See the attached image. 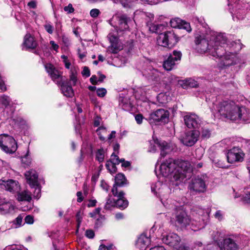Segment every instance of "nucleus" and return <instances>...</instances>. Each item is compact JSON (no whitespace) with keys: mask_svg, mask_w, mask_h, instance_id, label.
I'll return each mask as SVG.
<instances>
[{"mask_svg":"<svg viewBox=\"0 0 250 250\" xmlns=\"http://www.w3.org/2000/svg\"><path fill=\"white\" fill-rule=\"evenodd\" d=\"M210 208H203L200 207H194L192 209L193 217L190 219L187 213L182 209L176 210L173 219L175 225L181 229L191 225L192 229L195 231L205 227L209 220Z\"/></svg>","mask_w":250,"mask_h":250,"instance_id":"obj_1","label":"nucleus"},{"mask_svg":"<svg viewBox=\"0 0 250 250\" xmlns=\"http://www.w3.org/2000/svg\"><path fill=\"white\" fill-rule=\"evenodd\" d=\"M163 176L168 177L172 185L178 186L191 176L190 164L188 161L169 159L160 167Z\"/></svg>","mask_w":250,"mask_h":250,"instance_id":"obj_2","label":"nucleus"},{"mask_svg":"<svg viewBox=\"0 0 250 250\" xmlns=\"http://www.w3.org/2000/svg\"><path fill=\"white\" fill-rule=\"evenodd\" d=\"M226 38L222 33H211L205 37L200 36L196 38V49L200 53L208 52L216 58H221L225 50L219 43L224 44Z\"/></svg>","mask_w":250,"mask_h":250,"instance_id":"obj_3","label":"nucleus"},{"mask_svg":"<svg viewBox=\"0 0 250 250\" xmlns=\"http://www.w3.org/2000/svg\"><path fill=\"white\" fill-rule=\"evenodd\" d=\"M216 113H218L222 118L232 121H242L250 123V111L245 106H239L233 102L223 101L214 106Z\"/></svg>","mask_w":250,"mask_h":250,"instance_id":"obj_4","label":"nucleus"},{"mask_svg":"<svg viewBox=\"0 0 250 250\" xmlns=\"http://www.w3.org/2000/svg\"><path fill=\"white\" fill-rule=\"evenodd\" d=\"M224 44L219 43V45H222L225 50L223 57L219 58L221 60V63L225 66L236 64L239 62V59L237 57L236 54L242 48V44L239 40L235 42H227V38Z\"/></svg>","mask_w":250,"mask_h":250,"instance_id":"obj_5","label":"nucleus"},{"mask_svg":"<svg viewBox=\"0 0 250 250\" xmlns=\"http://www.w3.org/2000/svg\"><path fill=\"white\" fill-rule=\"evenodd\" d=\"M208 181L207 174L198 175L192 178L189 182L188 188L192 194L204 192L206 190Z\"/></svg>","mask_w":250,"mask_h":250,"instance_id":"obj_6","label":"nucleus"},{"mask_svg":"<svg viewBox=\"0 0 250 250\" xmlns=\"http://www.w3.org/2000/svg\"><path fill=\"white\" fill-rule=\"evenodd\" d=\"M0 147L7 153H13L17 149V145L13 137L3 134L0 135Z\"/></svg>","mask_w":250,"mask_h":250,"instance_id":"obj_7","label":"nucleus"},{"mask_svg":"<svg viewBox=\"0 0 250 250\" xmlns=\"http://www.w3.org/2000/svg\"><path fill=\"white\" fill-rule=\"evenodd\" d=\"M157 42L160 46L171 48L177 43L178 39L174 32L168 31L163 34H160Z\"/></svg>","mask_w":250,"mask_h":250,"instance_id":"obj_8","label":"nucleus"},{"mask_svg":"<svg viewBox=\"0 0 250 250\" xmlns=\"http://www.w3.org/2000/svg\"><path fill=\"white\" fill-rule=\"evenodd\" d=\"M244 154L242 150L237 147H234L229 150L227 153L228 162L229 163L242 162Z\"/></svg>","mask_w":250,"mask_h":250,"instance_id":"obj_9","label":"nucleus"},{"mask_svg":"<svg viewBox=\"0 0 250 250\" xmlns=\"http://www.w3.org/2000/svg\"><path fill=\"white\" fill-rule=\"evenodd\" d=\"M182 53L179 51L174 50L173 51L172 55L170 54L167 60L164 61L163 67L167 71L172 70L175 65V62L180 61L181 59Z\"/></svg>","mask_w":250,"mask_h":250,"instance_id":"obj_10","label":"nucleus"},{"mask_svg":"<svg viewBox=\"0 0 250 250\" xmlns=\"http://www.w3.org/2000/svg\"><path fill=\"white\" fill-rule=\"evenodd\" d=\"M169 112L164 109H159L150 114V119L163 123H167L169 120Z\"/></svg>","mask_w":250,"mask_h":250,"instance_id":"obj_11","label":"nucleus"},{"mask_svg":"<svg viewBox=\"0 0 250 250\" xmlns=\"http://www.w3.org/2000/svg\"><path fill=\"white\" fill-rule=\"evenodd\" d=\"M185 125L189 128H198L201 125V119L195 114L187 115L184 117Z\"/></svg>","mask_w":250,"mask_h":250,"instance_id":"obj_12","label":"nucleus"},{"mask_svg":"<svg viewBox=\"0 0 250 250\" xmlns=\"http://www.w3.org/2000/svg\"><path fill=\"white\" fill-rule=\"evenodd\" d=\"M199 132L197 130H192L186 132L181 141L183 144L187 146H193L198 140Z\"/></svg>","mask_w":250,"mask_h":250,"instance_id":"obj_13","label":"nucleus"},{"mask_svg":"<svg viewBox=\"0 0 250 250\" xmlns=\"http://www.w3.org/2000/svg\"><path fill=\"white\" fill-rule=\"evenodd\" d=\"M112 194L114 196L118 198L116 201V206L122 208H126L128 205V202L125 197V193L123 191H119L118 188L115 187H113L112 189Z\"/></svg>","mask_w":250,"mask_h":250,"instance_id":"obj_14","label":"nucleus"},{"mask_svg":"<svg viewBox=\"0 0 250 250\" xmlns=\"http://www.w3.org/2000/svg\"><path fill=\"white\" fill-rule=\"evenodd\" d=\"M0 188L10 192H18L20 189L19 182L13 180L4 181L0 180Z\"/></svg>","mask_w":250,"mask_h":250,"instance_id":"obj_15","label":"nucleus"},{"mask_svg":"<svg viewBox=\"0 0 250 250\" xmlns=\"http://www.w3.org/2000/svg\"><path fill=\"white\" fill-rule=\"evenodd\" d=\"M152 192L156 195L161 198L162 197H167V195L170 192V189L165 184H163L161 182H157L155 185H152L151 187Z\"/></svg>","mask_w":250,"mask_h":250,"instance_id":"obj_16","label":"nucleus"},{"mask_svg":"<svg viewBox=\"0 0 250 250\" xmlns=\"http://www.w3.org/2000/svg\"><path fill=\"white\" fill-rule=\"evenodd\" d=\"M45 67L52 80L56 82L57 84H60L61 81L62 80V73L56 69L51 64H47L45 65Z\"/></svg>","mask_w":250,"mask_h":250,"instance_id":"obj_17","label":"nucleus"},{"mask_svg":"<svg viewBox=\"0 0 250 250\" xmlns=\"http://www.w3.org/2000/svg\"><path fill=\"white\" fill-rule=\"evenodd\" d=\"M162 241L165 244L175 248L179 244L180 238L176 233H169L163 236Z\"/></svg>","mask_w":250,"mask_h":250,"instance_id":"obj_18","label":"nucleus"},{"mask_svg":"<svg viewBox=\"0 0 250 250\" xmlns=\"http://www.w3.org/2000/svg\"><path fill=\"white\" fill-rule=\"evenodd\" d=\"M218 245L221 250H237L238 245L235 241L230 238H225L223 242H218Z\"/></svg>","mask_w":250,"mask_h":250,"instance_id":"obj_19","label":"nucleus"},{"mask_svg":"<svg viewBox=\"0 0 250 250\" xmlns=\"http://www.w3.org/2000/svg\"><path fill=\"white\" fill-rule=\"evenodd\" d=\"M170 25L172 28H178L185 29L187 32H190L191 28L190 24L180 18H174L170 20Z\"/></svg>","mask_w":250,"mask_h":250,"instance_id":"obj_20","label":"nucleus"},{"mask_svg":"<svg viewBox=\"0 0 250 250\" xmlns=\"http://www.w3.org/2000/svg\"><path fill=\"white\" fill-rule=\"evenodd\" d=\"M24 175L27 182L30 187H34L35 186L38 185L39 183L38 175L35 170L31 169L27 171L25 173Z\"/></svg>","mask_w":250,"mask_h":250,"instance_id":"obj_21","label":"nucleus"},{"mask_svg":"<svg viewBox=\"0 0 250 250\" xmlns=\"http://www.w3.org/2000/svg\"><path fill=\"white\" fill-rule=\"evenodd\" d=\"M150 243V238L146 234H141L138 238L136 247L139 250H146Z\"/></svg>","mask_w":250,"mask_h":250,"instance_id":"obj_22","label":"nucleus"},{"mask_svg":"<svg viewBox=\"0 0 250 250\" xmlns=\"http://www.w3.org/2000/svg\"><path fill=\"white\" fill-rule=\"evenodd\" d=\"M118 18L120 30L123 31L128 29L129 24L132 22V20L126 15H120Z\"/></svg>","mask_w":250,"mask_h":250,"instance_id":"obj_23","label":"nucleus"},{"mask_svg":"<svg viewBox=\"0 0 250 250\" xmlns=\"http://www.w3.org/2000/svg\"><path fill=\"white\" fill-rule=\"evenodd\" d=\"M69 83V82L64 81L60 84L62 93L67 97H72L74 96V91Z\"/></svg>","mask_w":250,"mask_h":250,"instance_id":"obj_24","label":"nucleus"},{"mask_svg":"<svg viewBox=\"0 0 250 250\" xmlns=\"http://www.w3.org/2000/svg\"><path fill=\"white\" fill-rule=\"evenodd\" d=\"M14 209L13 205L9 202H5L0 199V212L6 214L12 211Z\"/></svg>","mask_w":250,"mask_h":250,"instance_id":"obj_25","label":"nucleus"},{"mask_svg":"<svg viewBox=\"0 0 250 250\" xmlns=\"http://www.w3.org/2000/svg\"><path fill=\"white\" fill-rule=\"evenodd\" d=\"M37 42L30 34H26L24 39L23 45L27 48L34 49L37 46Z\"/></svg>","mask_w":250,"mask_h":250,"instance_id":"obj_26","label":"nucleus"},{"mask_svg":"<svg viewBox=\"0 0 250 250\" xmlns=\"http://www.w3.org/2000/svg\"><path fill=\"white\" fill-rule=\"evenodd\" d=\"M115 183L113 187L115 186L117 188V187H122L125 184L126 180L125 175L122 173H118L116 175L115 178Z\"/></svg>","mask_w":250,"mask_h":250,"instance_id":"obj_27","label":"nucleus"},{"mask_svg":"<svg viewBox=\"0 0 250 250\" xmlns=\"http://www.w3.org/2000/svg\"><path fill=\"white\" fill-rule=\"evenodd\" d=\"M122 49V46L118 41L111 43L110 45L107 49V51L111 53L116 54Z\"/></svg>","mask_w":250,"mask_h":250,"instance_id":"obj_28","label":"nucleus"},{"mask_svg":"<svg viewBox=\"0 0 250 250\" xmlns=\"http://www.w3.org/2000/svg\"><path fill=\"white\" fill-rule=\"evenodd\" d=\"M158 146H159L160 148L161 149V156L162 157H164L170 149L169 146L168 145L167 143L165 141H163L161 143H160L158 144Z\"/></svg>","mask_w":250,"mask_h":250,"instance_id":"obj_29","label":"nucleus"},{"mask_svg":"<svg viewBox=\"0 0 250 250\" xmlns=\"http://www.w3.org/2000/svg\"><path fill=\"white\" fill-rule=\"evenodd\" d=\"M23 214H21L14 220L12 223V226L14 228H18L22 226L24 223H23V218L24 217Z\"/></svg>","mask_w":250,"mask_h":250,"instance_id":"obj_30","label":"nucleus"},{"mask_svg":"<svg viewBox=\"0 0 250 250\" xmlns=\"http://www.w3.org/2000/svg\"><path fill=\"white\" fill-rule=\"evenodd\" d=\"M17 199L19 201H29L31 199V197L29 192L25 190L18 193L17 195Z\"/></svg>","mask_w":250,"mask_h":250,"instance_id":"obj_31","label":"nucleus"},{"mask_svg":"<svg viewBox=\"0 0 250 250\" xmlns=\"http://www.w3.org/2000/svg\"><path fill=\"white\" fill-rule=\"evenodd\" d=\"M116 206V201L114 199L111 198V196L109 195L107 199L104 208L106 210L110 209L112 207Z\"/></svg>","mask_w":250,"mask_h":250,"instance_id":"obj_32","label":"nucleus"},{"mask_svg":"<svg viewBox=\"0 0 250 250\" xmlns=\"http://www.w3.org/2000/svg\"><path fill=\"white\" fill-rule=\"evenodd\" d=\"M164 26L163 24H153L150 27V30L154 33L161 34L162 30L163 29Z\"/></svg>","mask_w":250,"mask_h":250,"instance_id":"obj_33","label":"nucleus"},{"mask_svg":"<svg viewBox=\"0 0 250 250\" xmlns=\"http://www.w3.org/2000/svg\"><path fill=\"white\" fill-rule=\"evenodd\" d=\"M104 151L103 148L99 149L97 150L96 154V159L101 163L104 161Z\"/></svg>","mask_w":250,"mask_h":250,"instance_id":"obj_34","label":"nucleus"},{"mask_svg":"<svg viewBox=\"0 0 250 250\" xmlns=\"http://www.w3.org/2000/svg\"><path fill=\"white\" fill-rule=\"evenodd\" d=\"M31 188H35L34 191L33 192V197L34 198L38 199L41 196V187L39 183L38 185L35 186L34 187H31Z\"/></svg>","mask_w":250,"mask_h":250,"instance_id":"obj_35","label":"nucleus"},{"mask_svg":"<svg viewBox=\"0 0 250 250\" xmlns=\"http://www.w3.org/2000/svg\"><path fill=\"white\" fill-rule=\"evenodd\" d=\"M117 164H114L113 163L107 161L105 167L106 168L110 171L111 173H114L116 171V165Z\"/></svg>","mask_w":250,"mask_h":250,"instance_id":"obj_36","label":"nucleus"},{"mask_svg":"<svg viewBox=\"0 0 250 250\" xmlns=\"http://www.w3.org/2000/svg\"><path fill=\"white\" fill-rule=\"evenodd\" d=\"M0 102L5 107L10 105L11 100L8 96L3 95L0 97Z\"/></svg>","mask_w":250,"mask_h":250,"instance_id":"obj_37","label":"nucleus"},{"mask_svg":"<svg viewBox=\"0 0 250 250\" xmlns=\"http://www.w3.org/2000/svg\"><path fill=\"white\" fill-rule=\"evenodd\" d=\"M185 84L191 87H196L198 85L197 82L192 79L187 80Z\"/></svg>","mask_w":250,"mask_h":250,"instance_id":"obj_38","label":"nucleus"},{"mask_svg":"<svg viewBox=\"0 0 250 250\" xmlns=\"http://www.w3.org/2000/svg\"><path fill=\"white\" fill-rule=\"evenodd\" d=\"M106 131L105 128L103 126H101L97 129L96 132L101 140L104 141L105 140V138L102 135L101 133L102 132L104 133L106 132Z\"/></svg>","mask_w":250,"mask_h":250,"instance_id":"obj_39","label":"nucleus"},{"mask_svg":"<svg viewBox=\"0 0 250 250\" xmlns=\"http://www.w3.org/2000/svg\"><path fill=\"white\" fill-rule=\"evenodd\" d=\"M44 27L47 33L50 34H52L53 33L54 28L49 22H46L44 25Z\"/></svg>","mask_w":250,"mask_h":250,"instance_id":"obj_40","label":"nucleus"},{"mask_svg":"<svg viewBox=\"0 0 250 250\" xmlns=\"http://www.w3.org/2000/svg\"><path fill=\"white\" fill-rule=\"evenodd\" d=\"M76 217V221H77V231H78V229L80 227L81 223V222L82 221V219H83L82 215V214H81L80 211H79V212H78L77 213Z\"/></svg>","mask_w":250,"mask_h":250,"instance_id":"obj_41","label":"nucleus"},{"mask_svg":"<svg viewBox=\"0 0 250 250\" xmlns=\"http://www.w3.org/2000/svg\"><path fill=\"white\" fill-rule=\"evenodd\" d=\"M108 161L113 163L114 164H120L119 158L117 155L115 154L114 153L112 154L111 155V158Z\"/></svg>","mask_w":250,"mask_h":250,"instance_id":"obj_42","label":"nucleus"},{"mask_svg":"<svg viewBox=\"0 0 250 250\" xmlns=\"http://www.w3.org/2000/svg\"><path fill=\"white\" fill-rule=\"evenodd\" d=\"M101 13L100 10L98 9L94 8L92 9L90 11V15L91 17L93 18H96L98 17V16Z\"/></svg>","mask_w":250,"mask_h":250,"instance_id":"obj_43","label":"nucleus"},{"mask_svg":"<svg viewBox=\"0 0 250 250\" xmlns=\"http://www.w3.org/2000/svg\"><path fill=\"white\" fill-rule=\"evenodd\" d=\"M106 90L104 88H99L97 89V94L100 97H104L106 94Z\"/></svg>","mask_w":250,"mask_h":250,"instance_id":"obj_44","label":"nucleus"},{"mask_svg":"<svg viewBox=\"0 0 250 250\" xmlns=\"http://www.w3.org/2000/svg\"><path fill=\"white\" fill-rule=\"evenodd\" d=\"M70 81L72 82V85H75L77 82V78L76 74L73 71L71 72V74L70 76Z\"/></svg>","mask_w":250,"mask_h":250,"instance_id":"obj_45","label":"nucleus"},{"mask_svg":"<svg viewBox=\"0 0 250 250\" xmlns=\"http://www.w3.org/2000/svg\"><path fill=\"white\" fill-rule=\"evenodd\" d=\"M201 133L202 137L203 138H208L210 135V131L208 129H203Z\"/></svg>","mask_w":250,"mask_h":250,"instance_id":"obj_46","label":"nucleus"},{"mask_svg":"<svg viewBox=\"0 0 250 250\" xmlns=\"http://www.w3.org/2000/svg\"><path fill=\"white\" fill-rule=\"evenodd\" d=\"M109 42L111 43L116 42L118 41V39L116 35H114L112 33H109L107 36Z\"/></svg>","mask_w":250,"mask_h":250,"instance_id":"obj_47","label":"nucleus"},{"mask_svg":"<svg viewBox=\"0 0 250 250\" xmlns=\"http://www.w3.org/2000/svg\"><path fill=\"white\" fill-rule=\"evenodd\" d=\"M214 217L219 221H221L223 219V214L222 211L217 210L214 214Z\"/></svg>","mask_w":250,"mask_h":250,"instance_id":"obj_48","label":"nucleus"},{"mask_svg":"<svg viewBox=\"0 0 250 250\" xmlns=\"http://www.w3.org/2000/svg\"><path fill=\"white\" fill-rule=\"evenodd\" d=\"M82 74L83 75V76H85L86 77H88L89 76H90V72L88 67L84 66L82 72Z\"/></svg>","mask_w":250,"mask_h":250,"instance_id":"obj_49","label":"nucleus"},{"mask_svg":"<svg viewBox=\"0 0 250 250\" xmlns=\"http://www.w3.org/2000/svg\"><path fill=\"white\" fill-rule=\"evenodd\" d=\"M25 223L32 224L34 223V218L32 215H27L24 218Z\"/></svg>","mask_w":250,"mask_h":250,"instance_id":"obj_50","label":"nucleus"},{"mask_svg":"<svg viewBox=\"0 0 250 250\" xmlns=\"http://www.w3.org/2000/svg\"><path fill=\"white\" fill-rule=\"evenodd\" d=\"M85 236L90 239L93 238L95 236L94 232L91 229H88L85 231Z\"/></svg>","mask_w":250,"mask_h":250,"instance_id":"obj_51","label":"nucleus"},{"mask_svg":"<svg viewBox=\"0 0 250 250\" xmlns=\"http://www.w3.org/2000/svg\"><path fill=\"white\" fill-rule=\"evenodd\" d=\"M62 42L64 45L66 47H68L70 45L69 39L64 36L62 37Z\"/></svg>","mask_w":250,"mask_h":250,"instance_id":"obj_52","label":"nucleus"},{"mask_svg":"<svg viewBox=\"0 0 250 250\" xmlns=\"http://www.w3.org/2000/svg\"><path fill=\"white\" fill-rule=\"evenodd\" d=\"M63 9L65 12H67L68 13H72L74 11V9L72 7V5L71 4H69L68 6H65Z\"/></svg>","mask_w":250,"mask_h":250,"instance_id":"obj_53","label":"nucleus"},{"mask_svg":"<svg viewBox=\"0 0 250 250\" xmlns=\"http://www.w3.org/2000/svg\"><path fill=\"white\" fill-rule=\"evenodd\" d=\"M135 120L138 124H141L142 123L143 117L141 114H137L135 117Z\"/></svg>","mask_w":250,"mask_h":250,"instance_id":"obj_54","label":"nucleus"},{"mask_svg":"<svg viewBox=\"0 0 250 250\" xmlns=\"http://www.w3.org/2000/svg\"><path fill=\"white\" fill-rule=\"evenodd\" d=\"M203 250H218V249L215 246L210 244L207 245Z\"/></svg>","mask_w":250,"mask_h":250,"instance_id":"obj_55","label":"nucleus"},{"mask_svg":"<svg viewBox=\"0 0 250 250\" xmlns=\"http://www.w3.org/2000/svg\"><path fill=\"white\" fill-rule=\"evenodd\" d=\"M77 51L80 59L83 60L86 56V53L85 51L82 52L80 48L78 49Z\"/></svg>","mask_w":250,"mask_h":250,"instance_id":"obj_56","label":"nucleus"},{"mask_svg":"<svg viewBox=\"0 0 250 250\" xmlns=\"http://www.w3.org/2000/svg\"><path fill=\"white\" fill-rule=\"evenodd\" d=\"M100 211L101 208H97L93 212H90L89 213V215L91 217H94L96 216V215L99 214L100 213Z\"/></svg>","mask_w":250,"mask_h":250,"instance_id":"obj_57","label":"nucleus"},{"mask_svg":"<svg viewBox=\"0 0 250 250\" xmlns=\"http://www.w3.org/2000/svg\"><path fill=\"white\" fill-rule=\"evenodd\" d=\"M101 187L102 188L107 192L109 189V186L107 185V184L104 181H101Z\"/></svg>","mask_w":250,"mask_h":250,"instance_id":"obj_58","label":"nucleus"},{"mask_svg":"<svg viewBox=\"0 0 250 250\" xmlns=\"http://www.w3.org/2000/svg\"><path fill=\"white\" fill-rule=\"evenodd\" d=\"M243 201L246 203H250V192L249 191L246 193V195L243 197Z\"/></svg>","mask_w":250,"mask_h":250,"instance_id":"obj_59","label":"nucleus"},{"mask_svg":"<svg viewBox=\"0 0 250 250\" xmlns=\"http://www.w3.org/2000/svg\"><path fill=\"white\" fill-rule=\"evenodd\" d=\"M194 20L195 22H197L199 23L200 24H201V25L204 26V20L201 17V18L195 17L194 19Z\"/></svg>","mask_w":250,"mask_h":250,"instance_id":"obj_60","label":"nucleus"},{"mask_svg":"<svg viewBox=\"0 0 250 250\" xmlns=\"http://www.w3.org/2000/svg\"><path fill=\"white\" fill-rule=\"evenodd\" d=\"M0 90L1 91H4L6 90V86L1 78H0Z\"/></svg>","mask_w":250,"mask_h":250,"instance_id":"obj_61","label":"nucleus"},{"mask_svg":"<svg viewBox=\"0 0 250 250\" xmlns=\"http://www.w3.org/2000/svg\"><path fill=\"white\" fill-rule=\"evenodd\" d=\"M50 44L51 45V47L55 51H57L59 48V45L56 44L54 41H51L50 42Z\"/></svg>","mask_w":250,"mask_h":250,"instance_id":"obj_62","label":"nucleus"},{"mask_svg":"<svg viewBox=\"0 0 250 250\" xmlns=\"http://www.w3.org/2000/svg\"><path fill=\"white\" fill-rule=\"evenodd\" d=\"M90 81L93 84H96L98 80L96 75H92L90 79Z\"/></svg>","mask_w":250,"mask_h":250,"instance_id":"obj_63","label":"nucleus"},{"mask_svg":"<svg viewBox=\"0 0 250 250\" xmlns=\"http://www.w3.org/2000/svg\"><path fill=\"white\" fill-rule=\"evenodd\" d=\"M101 118L99 117L95 118L94 122V125L95 126H98L100 125L101 123Z\"/></svg>","mask_w":250,"mask_h":250,"instance_id":"obj_64","label":"nucleus"}]
</instances>
